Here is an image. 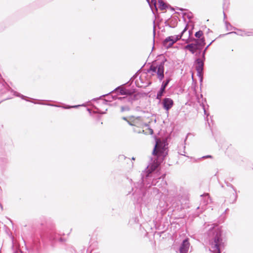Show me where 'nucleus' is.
I'll return each mask as SVG.
<instances>
[{"label":"nucleus","mask_w":253,"mask_h":253,"mask_svg":"<svg viewBox=\"0 0 253 253\" xmlns=\"http://www.w3.org/2000/svg\"><path fill=\"white\" fill-rule=\"evenodd\" d=\"M178 8L180 10H181V11H182V10H184L183 8Z\"/></svg>","instance_id":"obj_36"},{"label":"nucleus","mask_w":253,"mask_h":253,"mask_svg":"<svg viewBox=\"0 0 253 253\" xmlns=\"http://www.w3.org/2000/svg\"><path fill=\"white\" fill-rule=\"evenodd\" d=\"M154 180H155V183H156V184H157V182H159V181H157V182H156V180H157V179H155V176L154 177Z\"/></svg>","instance_id":"obj_34"},{"label":"nucleus","mask_w":253,"mask_h":253,"mask_svg":"<svg viewBox=\"0 0 253 253\" xmlns=\"http://www.w3.org/2000/svg\"><path fill=\"white\" fill-rule=\"evenodd\" d=\"M167 61V59L165 58L159 64L155 65L154 63L150 66L147 70V72H152V75H154L155 73L157 74V78L160 81H162L164 78V64Z\"/></svg>","instance_id":"obj_3"},{"label":"nucleus","mask_w":253,"mask_h":253,"mask_svg":"<svg viewBox=\"0 0 253 253\" xmlns=\"http://www.w3.org/2000/svg\"><path fill=\"white\" fill-rule=\"evenodd\" d=\"M165 146V142H162L159 139H157L155 145L153 150V155L154 156L163 155L166 150Z\"/></svg>","instance_id":"obj_6"},{"label":"nucleus","mask_w":253,"mask_h":253,"mask_svg":"<svg viewBox=\"0 0 253 253\" xmlns=\"http://www.w3.org/2000/svg\"><path fill=\"white\" fill-rule=\"evenodd\" d=\"M201 52H202V50H196V52L194 54H195L196 56H199V55L201 54Z\"/></svg>","instance_id":"obj_26"},{"label":"nucleus","mask_w":253,"mask_h":253,"mask_svg":"<svg viewBox=\"0 0 253 253\" xmlns=\"http://www.w3.org/2000/svg\"><path fill=\"white\" fill-rule=\"evenodd\" d=\"M235 34L241 36H253V31H242L239 30L238 32H232L228 33L227 34Z\"/></svg>","instance_id":"obj_15"},{"label":"nucleus","mask_w":253,"mask_h":253,"mask_svg":"<svg viewBox=\"0 0 253 253\" xmlns=\"http://www.w3.org/2000/svg\"><path fill=\"white\" fill-rule=\"evenodd\" d=\"M211 158V155H207L205 156H203L202 158Z\"/></svg>","instance_id":"obj_30"},{"label":"nucleus","mask_w":253,"mask_h":253,"mask_svg":"<svg viewBox=\"0 0 253 253\" xmlns=\"http://www.w3.org/2000/svg\"><path fill=\"white\" fill-rule=\"evenodd\" d=\"M158 179H159V180H160L161 179V177L158 178Z\"/></svg>","instance_id":"obj_38"},{"label":"nucleus","mask_w":253,"mask_h":253,"mask_svg":"<svg viewBox=\"0 0 253 253\" xmlns=\"http://www.w3.org/2000/svg\"><path fill=\"white\" fill-rule=\"evenodd\" d=\"M192 41H195V43L187 44L184 49L188 50L192 54H194L196 50H201L206 44L204 38H200L199 40L193 39Z\"/></svg>","instance_id":"obj_4"},{"label":"nucleus","mask_w":253,"mask_h":253,"mask_svg":"<svg viewBox=\"0 0 253 253\" xmlns=\"http://www.w3.org/2000/svg\"><path fill=\"white\" fill-rule=\"evenodd\" d=\"M225 6V3H224V4H223V10H224V11H223V14H224V18H225V13H224Z\"/></svg>","instance_id":"obj_27"},{"label":"nucleus","mask_w":253,"mask_h":253,"mask_svg":"<svg viewBox=\"0 0 253 253\" xmlns=\"http://www.w3.org/2000/svg\"><path fill=\"white\" fill-rule=\"evenodd\" d=\"M203 35V31L200 30L196 32L195 36L197 38H200Z\"/></svg>","instance_id":"obj_22"},{"label":"nucleus","mask_w":253,"mask_h":253,"mask_svg":"<svg viewBox=\"0 0 253 253\" xmlns=\"http://www.w3.org/2000/svg\"><path fill=\"white\" fill-rule=\"evenodd\" d=\"M165 146V142H162L159 139H157L155 145L153 150V155L154 156L163 155L166 150Z\"/></svg>","instance_id":"obj_7"},{"label":"nucleus","mask_w":253,"mask_h":253,"mask_svg":"<svg viewBox=\"0 0 253 253\" xmlns=\"http://www.w3.org/2000/svg\"><path fill=\"white\" fill-rule=\"evenodd\" d=\"M123 119H124V120H126V118L125 117H124V118H123Z\"/></svg>","instance_id":"obj_39"},{"label":"nucleus","mask_w":253,"mask_h":253,"mask_svg":"<svg viewBox=\"0 0 253 253\" xmlns=\"http://www.w3.org/2000/svg\"><path fill=\"white\" fill-rule=\"evenodd\" d=\"M158 167V165H153L150 169L148 167L141 173L142 182L135 183L134 187L132 188L133 191V195L137 202L140 204H145L143 198L146 194V188L150 187L152 185H156L154 180V171Z\"/></svg>","instance_id":"obj_1"},{"label":"nucleus","mask_w":253,"mask_h":253,"mask_svg":"<svg viewBox=\"0 0 253 253\" xmlns=\"http://www.w3.org/2000/svg\"><path fill=\"white\" fill-rule=\"evenodd\" d=\"M146 0L148 2V4H149V5L151 8H152V4H153L154 7H155L156 9H157V8H156L157 0H151V3H150V0Z\"/></svg>","instance_id":"obj_20"},{"label":"nucleus","mask_w":253,"mask_h":253,"mask_svg":"<svg viewBox=\"0 0 253 253\" xmlns=\"http://www.w3.org/2000/svg\"><path fill=\"white\" fill-rule=\"evenodd\" d=\"M225 24H226V26L227 27V28H228V27L229 26H231V25H230V24L229 23H228L227 22H225Z\"/></svg>","instance_id":"obj_29"},{"label":"nucleus","mask_w":253,"mask_h":253,"mask_svg":"<svg viewBox=\"0 0 253 253\" xmlns=\"http://www.w3.org/2000/svg\"><path fill=\"white\" fill-rule=\"evenodd\" d=\"M190 246V244L189 242V239L188 238L184 239L182 241L179 248L180 253H188Z\"/></svg>","instance_id":"obj_10"},{"label":"nucleus","mask_w":253,"mask_h":253,"mask_svg":"<svg viewBox=\"0 0 253 253\" xmlns=\"http://www.w3.org/2000/svg\"><path fill=\"white\" fill-rule=\"evenodd\" d=\"M159 4V8L161 10H164L167 7V5L162 0H158Z\"/></svg>","instance_id":"obj_18"},{"label":"nucleus","mask_w":253,"mask_h":253,"mask_svg":"<svg viewBox=\"0 0 253 253\" xmlns=\"http://www.w3.org/2000/svg\"><path fill=\"white\" fill-rule=\"evenodd\" d=\"M113 93H117L118 94L120 95H130L131 94H133L130 90L126 89L125 88L122 87V86H119L116 88L114 90L112 91Z\"/></svg>","instance_id":"obj_11"},{"label":"nucleus","mask_w":253,"mask_h":253,"mask_svg":"<svg viewBox=\"0 0 253 253\" xmlns=\"http://www.w3.org/2000/svg\"><path fill=\"white\" fill-rule=\"evenodd\" d=\"M47 105H49V106H52L59 107V106L56 105H53V104H47Z\"/></svg>","instance_id":"obj_32"},{"label":"nucleus","mask_w":253,"mask_h":253,"mask_svg":"<svg viewBox=\"0 0 253 253\" xmlns=\"http://www.w3.org/2000/svg\"><path fill=\"white\" fill-rule=\"evenodd\" d=\"M189 42V40H186V42Z\"/></svg>","instance_id":"obj_37"},{"label":"nucleus","mask_w":253,"mask_h":253,"mask_svg":"<svg viewBox=\"0 0 253 253\" xmlns=\"http://www.w3.org/2000/svg\"><path fill=\"white\" fill-rule=\"evenodd\" d=\"M213 41L214 40L211 42V43L208 46H207L205 49L202 51V58L204 60H205V54L206 50H207L209 46L213 42Z\"/></svg>","instance_id":"obj_19"},{"label":"nucleus","mask_w":253,"mask_h":253,"mask_svg":"<svg viewBox=\"0 0 253 253\" xmlns=\"http://www.w3.org/2000/svg\"><path fill=\"white\" fill-rule=\"evenodd\" d=\"M204 60L202 58L201 59L200 58H197L195 60V63L196 64V70L197 72L198 76L200 78L201 81L203 80V69H204Z\"/></svg>","instance_id":"obj_8"},{"label":"nucleus","mask_w":253,"mask_h":253,"mask_svg":"<svg viewBox=\"0 0 253 253\" xmlns=\"http://www.w3.org/2000/svg\"><path fill=\"white\" fill-rule=\"evenodd\" d=\"M15 94L16 96L21 97L22 99H25V98L26 97L25 96L22 95L18 92H16Z\"/></svg>","instance_id":"obj_24"},{"label":"nucleus","mask_w":253,"mask_h":253,"mask_svg":"<svg viewBox=\"0 0 253 253\" xmlns=\"http://www.w3.org/2000/svg\"><path fill=\"white\" fill-rule=\"evenodd\" d=\"M155 33H156V32H155V26H154V29H153L154 37H155ZM153 40L154 41V39Z\"/></svg>","instance_id":"obj_31"},{"label":"nucleus","mask_w":253,"mask_h":253,"mask_svg":"<svg viewBox=\"0 0 253 253\" xmlns=\"http://www.w3.org/2000/svg\"><path fill=\"white\" fill-rule=\"evenodd\" d=\"M113 93H114L112 92V91H111L108 94L103 95L101 96L100 97V98L107 96V99H104L103 101V103L104 104H106L107 102H111L112 99H117V97L116 95H113Z\"/></svg>","instance_id":"obj_16"},{"label":"nucleus","mask_w":253,"mask_h":253,"mask_svg":"<svg viewBox=\"0 0 253 253\" xmlns=\"http://www.w3.org/2000/svg\"><path fill=\"white\" fill-rule=\"evenodd\" d=\"M226 185H227V186L230 187L231 188H232L233 191H234V193L233 194V196H234V199L233 201L232 202V203H234L236 201L237 198V192H236V190L234 188V187L231 184H230V183H228L227 182L226 183Z\"/></svg>","instance_id":"obj_17"},{"label":"nucleus","mask_w":253,"mask_h":253,"mask_svg":"<svg viewBox=\"0 0 253 253\" xmlns=\"http://www.w3.org/2000/svg\"><path fill=\"white\" fill-rule=\"evenodd\" d=\"M164 177H163V179H162V180L161 181H162V182L163 183V185H166V181L164 180Z\"/></svg>","instance_id":"obj_28"},{"label":"nucleus","mask_w":253,"mask_h":253,"mask_svg":"<svg viewBox=\"0 0 253 253\" xmlns=\"http://www.w3.org/2000/svg\"><path fill=\"white\" fill-rule=\"evenodd\" d=\"M129 110V107L128 105L123 106L121 107V112L128 111Z\"/></svg>","instance_id":"obj_23"},{"label":"nucleus","mask_w":253,"mask_h":253,"mask_svg":"<svg viewBox=\"0 0 253 253\" xmlns=\"http://www.w3.org/2000/svg\"><path fill=\"white\" fill-rule=\"evenodd\" d=\"M203 109H204V113H205V115H207V116H208L209 115V114H207V113H206V110H205V108H204H204H203Z\"/></svg>","instance_id":"obj_33"},{"label":"nucleus","mask_w":253,"mask_h":253,"mask_svg":"<svg viewBox=\"0 0 253 253\" xmlns=\"http://www.w3.org/2000/svg\"><path fill=\"white\" fill-rule=\"evenodd\" d=\"M183 16L186 17L188 19L190 20L193 18V14L190 12H185L183 13Z\"/></svg>","instance_id":"obj_21"},{"label":"nucleus","mask_w":253,"mask_h":253,"mask_svg":"<svg viewBox=\"0 0 253 253\" xmlns=\"http://www.w3.org/2000/svg\"><path fill=\"white\" fill-rule=\"evenodd\" d=\"M163 107L168 111L173 105V101L170 98H165L162 101Z\"/></svg>","instance_id":"obj_13"},{"label":"nucleus","mask_w":253,"mask_h":253,"mask_svg":"<svg viewBox=\"0 0 253 253\" xmlns=\"http://www.w3.org/2000/svg\"><path fill=\"white\" fill-rule=\"evenodd\" d=\"M91 253V251L90 252V253Z\"/></svg>","instance_id":"obj_40"},{"label":"nucleus","mask_w":253,"mask_h":253,"mask_svg":"<svg viewBox=\"0 0 253 253\" xmlns=\"http://www.w3.org/2000/svg\"><path fill=\"white\" fill-rule=\"evenodd\" d=\"M192 32L190 30L189 31V37L190 36V35L191 34Z\"/></svg>","instance_id":"obj_35"},{"label":"nucleus","mask_w":253,"mask_h":253,"mask_svg":"<svg viewBox=\"0 0 253 253\" xmlns=\"http://www.w3.org/2000/svg\"><path fill=\"white\" fill-rule=\"evenodd\" d=\"M136 95L133 94L126 95L123 97H117V99L122 103H128L131 104L132 101L135 99Z\"/></svg>","instance_id":"obj_12"},{"label":"nucleus","mask_w":253,"mask_h":253,"mask_svg":"<svg viewBox=\"0 0 253 253\" xmlns=\"http://www.w3.org/2000/svg\"><path fill=\"white\" fill-rule=\"evenodd\" d=\"M81 105H75V106H67L66 107H63V108L64 109H70V108H78L80 106H81Z\"/></svg>","instance_id":"obj_25"},{"label":"nucleus","mask_w":253,"mask_h":253,"mask_svg":"<svg viewBox=\"0 0 253 253\" xmlns=\"http://www.w3.org/2000/svg\"><path fill=\"white\" fill-rule=\"evenodd\" d=\"M210 226V225H208ZM208 229V236L211 245V251L213 253H220V249L223 245L221 230L217 227L211 225Z\"/></svg>","instance_id":"obj_2"},{"label":"nucleus","mask_w":253,"mask_h":253,"mask_svg":"<svg viewBox=\"0 0 253 253\" xmlns=\"http://www.w3.org/2000/svg\"><path fill=\"white\" fill-rule=\"evenodd\" d=\"M202 199L201 200L200 207L202 209L205 210V206L207 205L210 202H211V199L210 198V196L209 194L206 193L204 195H201Z\"/></svg>","instance_id":"obj_14"},{"label":"nucleus","mask_w":253,"mask_h":253,"mask_svg":"<svg viewBox=\"0 0 253 253\" xmlns=\"http://www.w3.org/2000/svg\"><path fill=\"white\" fill-rule=\"evenodd\" d=\"M188 25L187 24L181 32L180 35H175L173 36H169L165 39L163 42V45L167 48H169L172 46V45L178 41L179 39H181L183 34L187 30Z\"/></svg>","instance_id":"obj_5"},{"label":"nucleus","mask_w":253,"mask_h":253,"mask_svg":"<svg viewBox=\"0 0 253 253\" xmlns=\"http://www.w3.org/2000/svg\"><path fill=\"white\" fill-rule=\"evenodd\" d=\"M171 79L169 77L166 79V80L163 82L161 88L159 91L157 93L156 98L159 100H161L162 96L164 94V93L165 92V89L169 82L170 81Z\"/></svg>","instance_id":"obj_9"}]
</instances>
